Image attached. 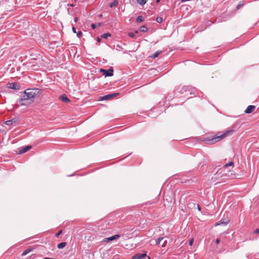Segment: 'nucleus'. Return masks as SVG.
Masks as SVG:
<instances>
[{"instance_id":"nucleus-1","label":"nucleus","mask_w":259,"mask_h":259,"mask_svg":"<svg viewBox=\"0 0 259 259\" xmlns=\"http://www.w3.org/2000/svg\"><path fill=\"white\" fill-rule=\"evenodd\" d=\"M40 93V90L38 89H27L21 95L19 103L21 105H28L33 102V99L35 97L39 96Z\"/></svg>"},{"instance_id":"nucleus-2","label":"nucleus","mask_w":259,"mask_h":259,"mask_svg":"<svg viewBox=\"0 0 259 259\" xmlns=\"http://www.w3.org/2000/svg\"><path fill=\"white\" fill-rule=\"evenodd\" d=\"M233 132L234 130H228L222 134H221L220 133H218L215 137L207 140V143L209 144H214L215 143L221 141L224 138L231 135Z\"/></svg>"},{"instance_id":"nucleus-3","label":"nucleus","mask_w":259,"mask_h":259,"mask_svg":"<svg viewBox=\"0 0 259 259\" xmlns=\"http://www.w3.org/2000/svg\"><path fill=\"white\" fill-rule=\"evenodd\" d=\"M178 92L180 94H184L185 96L189 95H195L196 92V89L190 85L184 86L179 88L175 92Z\"/></svg>"},{"instance_id":"nucleus-4","label":"nucleus","mask_w":259,"mask_h":259,"mask_svg":"<svg viewBox=\"0 0 259 259\" xmlns=\"http://www.w3.org/2000/svg\"><path fill=\"white\" fill-rule=\"evenodd\" d=\"M226 175L225 172V170L222 169H219L216 172V173L214 175L213 177L212 178V179L217 180L219 179H224V177Z\"/></svg>"},{"instance_id":"nucleus-5","label":"nucleus","mask_w":259,"mask_h":259,"mask_svg":"<svg viewBox=\"0 0 259 259\" xmlns=\"http://www.w3.org/2000/svg\"><path fill=\"white\" fill-rule=\"evenodd\" d=\"M100 71L102 73L105 77H110L113 75L114 70L112 67H110L108 70L100 69Z\"/></svg>"},{"instance_id":"nucleus-6","label":"nucleus","mask_w":259,"mask_h":259,"mask_svg":"<svg viewBox=\"0 0 259 259\" xmlns=\"http://www.w3.org/2000/svg\"><path fill=\"white\" fill-rule=\"evenodd\" d=\"M19 121V118L18 117H15L10 120L6 121L5 123L7 125H16L18 124Z\"/></svg>"},{"instance_id":"nucleus-7","label":"nucleus","mask_w":259,"mask_h":259,"mask_svg":"<svg viewBox=\"0 0 259 259\" xmlns=\"http://www.w3.org/2000/svg\"><path fill=\"white\" fill-rule=\"evenodd\" d=\"M119 95V93H114L110 94L105 95L102 97H100L99 100L104 101V100H110L111 99H112V98H114L117 97Z\"/></svg>"},{"instance_id":"nucleus-8","label":"nucleus","mask_w":259,"mask_h":259,"mask_svg":"<svg viewBox=\"0 0 259 259\" xmlns=\"http://www.w3.org/2000/svg\"><path fill=\"white\" fill-rule=\"evenodd\" d=\"M31 148V146H29V145L26 146L25 147H21L19 149V150L18 152V153L19 154H23V153L26 152L27 151H28V150H29Z\"/></svg>"},{"instance_id":"nucleus-9","label":"nucleus","mask_w":259,"mask_h":259,"mask_svg":"<svg viewBox=\"0 0 259 259\" xmlns=\"http://www.w3.org/2000/svg\"><path fill=\"white\" fill-rule=\"evenodd\" d=\"M120 237V235L116 234L114 235L111 237L106 238L104 239V242H108L110 241H112L115 239H117Z\"/></svg>"},{"instance_id":"nucleus-10","label":"nucleus","mask_w":259,"mask_h":259,"mask_svg":"<svg viewBox=\"0 0 259 259\" xmlns=\"http://www.w3.org/2000/svg\"><path fill=\"white\" fill-rule=\"evenodd\" d=\"M255 108L254 105H249L245 110V113L249 114L252 113Z\"/></svg>"},{"instance_id":"nucleus-11","label":"nucleus","mask_w":259,"mask_h":259,"mask_svg":"<svg viewBox=\"0 0 259 259\" xmlns=\"http://www.w3.org/2000/svg\"><path fill=\"white\" fill-rule=\"evenodd\" d=\"M229 223V220L227 219L226 221H223L221 220V221L215 223V226H219V225H224L226 226Z\"/></svg>"},{"instance_id":"nucleus-12","label":"nucleus","mask_w":259,"mask_h":259,"mask_svg":"<svg viewBox=\"0 0 259 259\" xmlns=\"http://www.w3.org/2000/svg\"><path fill=\"white\" fill-rule=\"evenodd\" d=\"M8 88L13 90H18L19 85H17L16 83L12 82L8 84Z\"/></svg>"},{"instance_id":"nucleus-13","label":"nucleus","mask_w":259,"mask_h":259,"mask_svg":"<svg viewBox=\"0 0 259 259\" xmlns=\"http://www.w3.org/2000/svg\"><path fill=\"white\" fill-rule=\"evenodd\" d=\"M60 99L62 101H63V102L66 103H69L70 101V100L69 99V98L67 97V96L65 94H63V95L60 96Z\"/></svg>"},{"instance_id":"nucleus-14","label":"nucleus","mask_w":259,"mask_h":259,"mask_svg":"<svg viewBox=\"0 0 259 259\" xmlns=\"http://www.w3.org/2000/svg\"><path fill=\"white\" fill-rule=\"evenodd\" d=\"M146 253H137L132 257V259H141L146 256Z\"/></svg>"},{"instance_id":"nucleus-15","label":"nucleus","mask_w":259,"mask_h":259,"mask_svg":"<svg viewBox=\"0 0 259 259\" xmlns=\"http://www.w3.org/2000/svg\"><path fill=\"white\" fill-rule=\"evenodd\" d=\"M66 245V243L65 242H63L59 243L57 245V247L59 249H62Z\"/></svg>"},{"instance_id":"nucleus-16","label":"nucleus","mask_w":259,"mask_h":259,"mask_svg":"<svg viewBox=\"0 0 259 259\" xmlns=\"http://www.w3.org/2000/svg\"><path fill=\"white\" fill-rule=\"evenodd\" d=\"M118 4V1L117 0H114L112 3H111L109 5V7L110 8H113V7H116Z\"/></svg>"},{"instance_id":"nucleus-17","label":"nucleus","mask_w":259,"mask_h":259,"mask_svg":"<svg viewBox=\"0 0 259 259\" xmlns=\"http://www.w3.org/2000/svg\"><path fill=\"white\" fill-rule=\"evenodd\" d=\"M111 34L110 33H105L101 35V37L103 38L106 39L108 37H110Z\"/></svg>"},{"instance_id":"nucleus-18","label":"nucleus","mask_w":259,"mask_h":259,"mask_svg":"<svg viewBox=\"0 0 259 259\" xmlns=\"http://www.w3.org/2000/svg\"><path fill=\"white\" fill-rule=\"evenodd\" d=\"M139 30L141 32H146L148 30V28L145 26H142L139 28Z\"/></svg>"},{"instance_id":"nucleus-19","label":"nucleus","mask_w":259,"mask_h":259,"mask_svg":"<svg viewBox=\"0 0 259 259\" xmlns=\"http://www.w3.org/2000/svg\"><path fill=\"white\" fill-rule=\"evenodd\" d=\"M164 240V238L163 237H159L156 241V244L157 245H159L160 246V244H161V242L163 240Z\"/></svg>"},{"instance_id":"nucleus-20","label":"nucleus","mask_w":259,"mask_h":259,"mask_svg":"<svg viewBox=\"0 0 259 259\" xmlns=\"http://www.w3.org/2000/svg\"><path fill=\"white\" fill-rule=\"evenodd\" d=\"M160 52H156L153 54H152L150 57L153 59L156 58L159 56Z\"/></svg>"},{"instance_id":"nucleus-21","label":"nucleus","mask_w":259,"mask_h":259,"mask_svg":"<svg viewBox=\"0 0 259 259\" xmlns=\"http://www.w3.org/2000/svg\"><path fill=\"white\" fill-rule=\"evenodd\" d=\"M143 21V18L142 16H139L136 19L137 23H140Z\"/></svg>"},{"instance_id":"nucleus-22","label":"nucleus","mask_w":259,"mask_h":259,"mask_svg":"<svg viewBox=\"0 0 259 259\" xmlns=\"http://www.w3.org/2000/svg\"><path fill=\"white\" fill-rule=\"evenodd\" d=\"M234 166V162L231 161H230L228 163H227L225 165H224V167L225 168H227L228 167V166Z\"/></svg>"},{"instance_id":"nucleus-23","label":"nucleus","mask_w":259,"mask_h":259,"mask_svg":"<svg viewBox=\"0 0 259 259\" xmlns=\"http://www.w3.org/2000/svg\"><path fill=\"white\" fill-rule=\"evenodd\" d=\"M137 1L139 4L141 5H145L147 2L146 0H137Z\"/></svg>"},{"instance_id":"nucleus-24","label":"nucleus","mask_w":259,"mask_h":259,"mask_svg":"<svg viewBox=\"0 0 259 259\" xmlns=\"http://www.w3.org/2000/svg\"><path fill=\"white\" fill-rule=\"evenodd\" d=\"M31 250V249H25L22 253V255L24 256L26 255L28 253H29Z\"/></svg>"},{"instance_id":"nucleus-25","label":"nucleus","mask_w":259,"mask_h":259,"mask_svg":"<svg viewBox=\"0 0 259 259\" xmlns=\"http://www.w3.org/2000/svg\"><path fill=\"white\" fill-rule=\"evenodd\" d=\"M156 21L159 23H161L163 21V19H162V18L161 17H157L156 18Z\"/></svg>"},{"instance_id":"nucleus-26","label":"nucleus","mask_w":259,"mask_h":259,"mask_svg":"<svg viewBox=\"0 0 259 259\" xmlns=\"http://www.w3.org/2000/svg\"><path fill=\"white\" fill-rule=\"evenodd\" d=\"M167 243V241L166 240H163L161 242V244H160V245L161 247H164L165 246L166 244Z\"/></svg>"},{"instance_id":"nucleus-27","label":"nucleus","mask_w":259,"mask_h":259,"mask_svg":"<svg viewBox=\"0 0 259 259\" xmlns=\"http://www.w3.org/2000/svg\"><path fill=\"white\" fill-rule=\"evenodd\" d=\"M244 5V4L243 3H240L239 4L237 7H236V9L237 10H239V9H240Z\"/></svg>"},{"instance_id":"nucleus-28","label":"nucleus","mask_w":259,"mask_h":259,"mask_svg":"<svg viewBox=\"0 0 259 259\" xmlns=\"http://www.w3.org/2000/svg\"><path fill=\"white\" fill-rule=\"evenodd\" d=\"M82 35V33L81 31H78L77 33V36L80 38Z\"/></svg>"},{"instance_id":"nucleus-29","label":"nucleus","mask_w":259,"mask_h":259,"mask_svg":"<svg viewBox=\"0 0 259 259\" xmlns=\"http://www.w3.org/2000/svg\"><path fill=\"white\" fill-rule=\"evenodd\" d=\"M128 35L131 37H134L135 36V33L134 32H129Z\"/></svg>"},{"instance_id":"nucleus-30","label":"nucleus","mask_w":259,"mask_h":259,"mask_svg":"<svg viewBox=\"0 0 259 259\" xmlns=\"http://www.w3.org/2000/svg\"><path fill=\"white\" fill-rule=\"evenodd\" d=\"M62 233V230H60L59 232H58L56 234H55V236L56 237H58L60 235H61V234Z\"/></svg>"},{"instance_id":"nucleus-31","label":"nucleus","mask_w":259,"mask_h":259,"mask_svg":"<svg viewBox=\"0 0 259 259\" xmlns=\"http://www.w3.org/2000/svg\"><path fill=\"white\" fill-rule=\"evenodd\" d=\"M193 239H191L190 240H189V244L191 246L192 244H193Z\"/></svg>"},{"instance_id":"nucleus-32","label":"nucleus","mask_w":259,"mask_h":259,"mask_svg":"<svg viewBox=\"0 0 259 259\" xmlns=\"http://www.w3.org/2000/svg\"><path fill=\"white\" fill-rule=\"evenodd\" d=\"M91 27L93 29H95L97 27V25L96 24L93 23L91 25Z\"/></svg>"},{"instance_id":"nucleus-33","label":"nucleus","mask_w":259,"mask_h":259,"mask_svg":"<svg viewBox=\"0 0 259 259\" xmlns=\"http://www.w3.org/2000/svg\"><path fill=\"white\" fill-rule=\"evenodd\" d=\"M72 31H73V33H77V32H76V29H75V27H72Z\"/></svg>"},{"instance_id":"nucleus-34","label":"nucleus","mask_w":259,"mask_h":259,"mask_svg":"<svg viewBox=\"0 0 259 259\" xmlns=\"http://www.w3.org/2000/svg\"><path fill=\"white\" fill-rule=\"evenodd\" d=\"M220 242V238H217L215 240V243L217 244H219Z\"/></svg>"},{"instance_id":"nucleus-35","label":"nucleus","mask_w":259,"mask_h":259,"mask_svg":"<svg viewBox=\"0 0 259 259\" xmlns=\"http://www.w3.org/2000/svg\"><path fill=\"white\" fill-rule=\"evenodd\" d=\"M255 234H258L259 233V229H256L255 231H254V232Z\"/></svg>"},{"instance_id":"nucleus-36","label":"nucleus","mask_w":259,"mask_h":259,"mask_svg":"<svg viewBox=\"0 0 259 259\" xmlns=\"http://www.w3.org/2000/svg\"><path fill=\"white\" fill-rule=\"evenodd\" d=\"M197 209L199 211L201 210V207L200 206L199 204H197Z\"/></svg>"},{"instance_id":"nucleus-37","label":"nucleus","mask_w":259,"mask_h":259,"mask_svg":"<svg viewBox=\"0 0 259 259\" xmlns=\"http://www.w3.org/2000/svg\"><path fill=\"white\" fill-rule=\"evenodd\" d=\"M97 40L98 42H100L101 41V38L98 37Z\"/></svg>"},{"instance_id":"nucleus-38","label":"nucleus","mask_w":259,"mask_h":259,"mask_svg":"<svg viewBox=\"0 0 259 259\" xmlns=\"http://www.w3.org/2000/svg\"><path fill=\"white\" fill-rule=\"evenodd\" d=\"M102 23H98L97 24H96V25H97V26H101V25H102Z\"/></svg>"},{"instance_id":"nucleus-39","label":"nucleus","mask_w":259,"mask_h":259,"mask_svg":"<svg viewBox=\"0 0 259 259\" xmlns=\"http://www.w3.org/2000/svg\"><path fill=\"white\" fill-rule=\"evenodd\" d=\"M77 20H78V18L77 17H76V18H74V21L75 22H77Z\"/></svg>"},{"instance_id":"nucleus-40","label":"nucleus","mask_w":259,"mask_h":259,"mask_svg":"<svg viewBox=\"0 0 259 259\" xmlns=\"http://www.w3.org/2000/svg\"><path fill=\"white\" fill-rule=\"evenodd\" d=\"M160 1V0H156V3H159Z\"/></svg>"},{"instance_id":"nucleus-41","label":"nucleus","mask_w":259,"mask_h":259,"mask_svg":"<svg viewBox=\"0 0 259 259\" xmlns=\"http://www.w3.org/2000/svg\"><path fill=\"white\" fill-rule=\"evenodd\" d=\"M71 6L73 7L74 5L73 4L70 5Z\"/></svg>"},{"instance_id":"nucleus-42","label":"nucleus","mask_w":259,"mask_h":259,"mask_svg":"<svg viewBox=\"0 0 259 259\" xmlns=\"http://www.w3.org/2000/svg\"><path fill=\"white\" fill-rule=\"evenodd\" d=\"M135 33H138V31H135Z\"/></svg>"}]
</instances>
